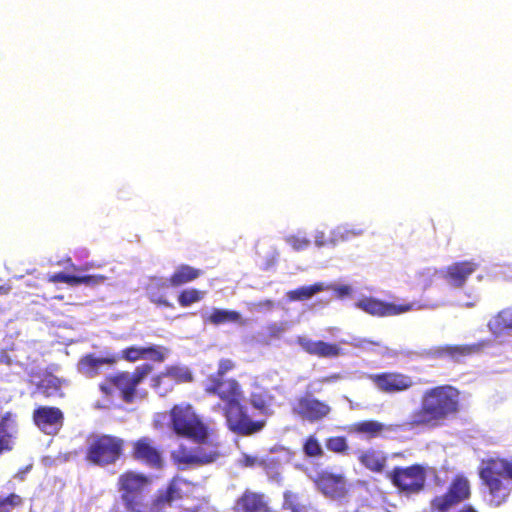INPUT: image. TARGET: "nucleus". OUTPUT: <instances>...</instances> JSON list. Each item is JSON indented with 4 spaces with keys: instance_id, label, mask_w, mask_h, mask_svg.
Instances as JSON below:
<instances>
[{
    "instance_id": "obj_11",
    "label": "nucleus",
    "mask_w": 512,
    "mask_h": 512,
    "mask_svg": "<svg viewBox=\"0 0 512 512\" xmlns=\"http://www.w3.org/2000/svg\"><path fill=\"white\" fill-rule=\"evenodd\" d=\"M469 496V481L463 476H456L445 494L431 500V512H447L452 506L468 499Z\"/></svg>"
},
{
    "instance_id": "obj_29",
    "label": "nucleus",
    "mask_w": 512,
    "mask_h": 512,
    "mask_svg": "<svg viewBox=\"0 0 512 512\" xmlns=\"http://www.w3.org/2000/svg\"><path fill=\"white\" fill-rule=\"evenodd\" d=\"M168 377L172 384L190 383L194 380L192 372L186 367L169 366L162 372V377Z\"/></svg>"
},
{
    "instance_id": "obj_41",
    "label": "nucleus",
    "mask_w": 512,
    "mask_h": 512,
    "mask_svg": "<svg viewBox=\"0 0 512 512\" xmlns=\"http://www.w3.org/2000/svg\"><path fill=\"white\" fill-rule=\"evenodd\" d=\"M146 294L150 302L157 306L173 307V305L167 299V296L164 291H160L157 289L146 290Z\"/></svg>"
},
{
    "instance_id": "obj_36",
    "label": "nucleus",
    "mask_w": 512,
    "mask_h": 512,
    "mask_svg": "<svg viewBox=\"0 0 512 512\" xmlns=\"http://www.w3.org/2000/svg\"><path fill=\"white\" fill-rule=\"evenodd\" d=\"M441 269L435 267L426 268L418 273V281L424 289L429 288L436 277H440Z\"/></svg>"
},
{
    "instance_id": "obj_10",
    "label": "nucleus",
    "mask_w": 512,
    "mask_h": 512,
    "mask_svg": "<svg viewBox=\"0 0 512 512\" xmlns=\"http://www.w3.org/2000/svg\"><path fill=\"white\" fill-rule=\"evenodd\" d=\"M182 480L178 477L170 479L166 485L157 489L153 497L147 500L142 512H165L183 499Z\"/></svg>"
},
{
    "instance_id": "obj_6",
    "label": "nucleus",
    "mask_w": 512,
    "mask_h": 512,
    "mask_svg": "<svg viewBox=\"0 0 512 512\" xmlns=\"http://www.w3.org/2000/svg\"><path fill=\"white\" fill-rule=\"evenodd\" d=\"M125 440L111 434L94 435L85 449V460L98 467L115 465L124 455Z\"/></svg>"
},
{
    "instance_id": "obj_31",
    "label": "nucleus",
    "mask_w": 512,
    "mask_h": 512,
    "mask_svg": "<svg viewBox=\"0 0 512 512\" xmlns=\"http://www.w3.org/2000/svg\"><path fill=\"white\" fill-rule=\"evenodd\" d=\"M205 296V291L189 288L182 290L177 297L178 304L181 307H188L192 304L200 302Z\"/></svg>"
},
{
    "instance_id": "obj_30",
    "label": "nucleus",
    "mask_w": 512,
    "mask_h": 512,
    "mask_svg": "<svg viewBox=\"0 0 512 512\" xmlns=\"http://www.w3.org/2000/svg\"><path fill=\"white\" fill-rule=\"evenodd\" d=\"M240 319L241 315L237 311L223 309H214L208 317L209 322L214 325H220L227 322H239Z\"/></svg>"
},
{
    "instance_id": "obj_47",
    "label": "nucleus",
    "mask_w": 512,
    "mask_h": 512,
    "mask_svg": "<svg viewBox=\"0 0 512 512\" xmlns=\"http://www.w3.org/2000/svg\"><path fill=\"white\" fill-rule=\"evenodd\" d=\"M168 284L163 281L161 278L151 277L149 283L146 286V290H160L164 291L167 288Z\"/></svg>"
},
{
    "instance_id": "obj_34",
    "label": "nucleus",
    "mask_w": 512,
    "mask_h": 512,
    "mask_svg": "<svg viewBox=\"0 0 512 512\" xmlns=\"http://www.w3.org/2000/svg\"><path fill=\"white\" fill-rule=\"evenodd\" d=\"M325 446L327 450L338 454H345L349 450L347 439L344 436H332L327 438Z\"/></svg>"
},
{
    "instance_id": "obj_13",
    "label": "nucleus",
    "mask_w": 512,
    "mask_h": 512,
    "mask_svg": "<svg viewBox=\"0 0 512 512\" xmlns=\"http://www.w3.org/2000/svg\"><path fill=\"white\" fill-rule=\"evenodd\" d=\"M313 482L318 491L330 499H342L349 492L347 479L342 473L322 470L317 473Z\"/></svg>"
},
{
    "instance_id": "obj_33",
    "label": "nucleus",
    "mask_w": 512,
    "mask_h": 512,
    "mask_svg": "<svg viewBox=\"0 0 512 512\" xmlns=\"http://www.w3.org/2000/svg\"><path fill=\"white\" fill-rule=\"evenodd\" d=\"M11 413L7 412L0 421V455L12 449V434L7 429V422Z\"/></svg>"
},
{
    "instance_id": "obj_8",
    "label": "nucleus",
    "mask_w": 512,
    "mask_h": 512,
    "mask_svg": "<svg viewBox=\"0 0 512 512\" xmlns=\"http://www.w3.org/2000/svg\"><path fill=\"white\" fill-rule=\"evenodd\" d=\"M394 487L407 495L419 493L425 486L426 470L421 464L394 467L388 474Z\"/></svg>"
},
{
    "instance_id": "obj_7",
    "label": "nucleus",
    "mask_w": 512,
    "mask_h": 512,
    "mask_svg": "<svg viewBox=\"0 0 512 512\" xmlns=\"http://www.w3.org/2000/svg\"><path fill=\"white\" fill-rule=\"evenodd\" d=\"M129 456L134 462L152 470H162L166 464L165 450L147 435L131 441Z\"/></svg>"
},
{
    "instance_id": "obj_51",
    "label": "nucleus",
    "mask_w": 512,
    "mask_h": 512,
    "mask_svg": "<svg viewBox=\"0 0 512 512\" xmlns=\"http://www.w3.org/2000/svg\"><path fill=\"white\" fill-rule=\"evenodd\" d=\"M10 291V287L8 286H0V295H6Z\"/></svg>"
},
{
    "instance_id": "obj_5",
    "label": "nucleus",
    "mask_w": 512,
    "mask_h": 512,
    "mask_svg": "<svg viewBox=\"0 0 512 512\" xmlns=\"http://www.w3.org/2000/svg\"><path fill=\"white\" fill-rule=\"evenodd\" d=\"M152 478L140 471L125 470L117 478L116 487L127 512H142L148 500Z\"/></svg>"
},
{
    "instance_id": "obj_50",
    "label": "nucleus",
    "mask_w": 512,
    "mask_h": 512,
    "mask_svg": "<svg viewBox=\"0 0 512 512\" xmlns=\"http://www.w3.org/2000/svg\"><path fill=\"white\" fill-rule=\"evenodd\" d=\"M323 236H324L323 233H321L320 235H318L316 237L315 243L319 247H321V246H323L325 244V242L323 241Z\"/></svg>"
},
{
    "instance_id": "obj_39",
    "label": "nucleus",
    "mask_w": 512,
    "mask_h": 512,
    "mask_svg": "<svg viewBox=\"0 0 512 512\" xmlns=\"http://www.w3.org/2000/svg\"><path fill=\"white\" fill-rule=\"evenodd\" d=\"M285 241L295 251H302L306 249L310 244V240L303 234L288 235L285 237Z\"/></svg>"
},
{
    "instance_id": "obj_4",
    "label": "nucleus",
    "mask_w": 512,
    "mask_h": 512,
    "mask_svg": "<svg viewBox=\"0 0 512 512\" xmlns=\"http://www.w3.org/2000/svg\"><path fill=\"white\" fill-rule=\"evenodd\" d=\"M169 423L177 436L199 444L205 443L208 439V426L191 403L181 402L173 405L169 411Z\"/></svg>"
},
{
    "instance_id": "obj_2",
    "label": "nucleus",
    "mask_w": 512,
    "mask_h": 512,
    "mask_svg": "<svg viewBox=\"0 0 512 512\" xmlns=\"http://www.w3.org/2000/svg\"><path fill=\"white\" fill-rule=\"evenodd\" d=\"M204 392L207 395L218 397L223 403V414L229 430L242 435L250 436L260 432L264 420L254 421L250 418L247 407L244 405V391L235 378H206Z\"/></svg>"
},
{
    "instance_id": "obj_24",
    "label": "nucleus",
    "mask_w": 512,
    "mask_h": 512,
    "mask_svg": "<svg viewBox=\"0 0 512 512\" xmlns=\"http://www.w3.org/2000/svg\"><path fill=\"white\" fill-rule=\"evenodd\" d=\"M394 430L393 425H385L376 420L359 421L353 425L354 432L367 435L369 438H376L384 432H392Z\"/></svg>"
},
{
    "instance_id": "obj_32",
    "label": "nucleus",
    "mask_w": 512,
    "mask_h": 512,
    "mask_svg": "<svg viewBox=\"0 0 512 512\" xmlns=\"http://www.w3.org/2000/svg\"><path fill=\"white\" fill-rule=\"evenodd\" d=\"M302 451L308 458H321L324 455V450L315 435H309L305 438Z\"/></svg>"
},
{
    "instance_id": "obj_26",
    "label": "nucleus",
    "mask_w": 512,
    "mask_h": 512,
    "mask_svg": "<svg viewBox=\"0 0 512 512\" xmlns=\"http://www.w3.org/2000/svg\"><path fill=\"white\" fill-rule=\"evenodd\" d=\"M488 327L494 334L512 331V307L499 311L489 321Z\"/></svg>"
},
{
    "instance_id": "obj_28",
    "label": "nucleus",
    "mask_w": 512,
    "mask_h": 512,
    "mask_svg": "<svg viewBox=\"0 0 512 512\" xmlns=\"http://www.w3.org/2000/svg\"><path fill=\"white\" fill-rule=\"evenodd\" d=\"M325 286L321 282L309 286H301L286 293L289 301H305L312 298L315 294L322 292Z\"/></svg>"
},
{
    "instance_id": "obj_17",
    "label": "nucleus",
    "mask_w": 512,
    "mask_h": 512,
    "mask_svg": "<svg viewBox=\"0 0 512 512\" xmlns=\"http://www.w3.org/2000/svg\"><path fill=\"white\" fill-rule=\"evenodd\" d=\"M33 421L45 433H56L63 425L64 414L58 407L40 406L33 411Z\"/></svg>"
},
{
    "instance_id": "obj_9",
    "label": "nucleus",
    "mask_w": 512,
    "mask_h": 512,
    "mask_svg": "<svg viewBox=\"0 0 512 512\" xmlns=\"http://www.w3.org/2000/svg\"><path fill=\"white\" fill-rule=\"evenodd\" d=\"M355 307L374 317H388L425 309L427 306L419 302L394 304L374 297H364L355 303Z\"/></svg>"
},
{
    "instance_id": "obj_52",
    "label": "nucleus",
    "mask_w": 512,
    "mask_h": 512,
    "mask_svg": "<svg viewBox=\"0 0 512 512\" xmlns=\"http://www.w3.org/2000/svg\"><path fill=\"white\" fill-rule=\"evenodd\" d=\"M459 512H477V511L474 508H472L471 506H465Z\"/></svg>"
},
{
    "instance_id": "obj_21",
    "label": "nucleus",
    "mask_w": 512,
    "mask_h": 512,
    "mask_svg": "<svg viewBox=\"0 0 512 512\" xmlns=\"http://www.w3.org/2000/svg\"><path fill=\"white\" fill-rule=\"evenodd\" d=\"M491 341L488 339L480 340L473 344L447 345L443 348V353L454 360L482 353L490 347Z\"/></svg>"
},
{
    "instance_id": "obj_1",
    "label": "nucleus",
    "mask_w": 512,
    "mask_h": 512,
    "mask_svg": "<svg viewBox=\"0 0 512 512\" xmlns=\"http://www.w3.org/2000/svg\"><path fill=\"white\" fill-rule=\"evenodd\" d=\"M461 392L450 384H442L423 391L420 406L414 409L406 421L409 429H435L457 417L461 412Z\"/></svg>"
},
{
    "instance_id": "obj_40",
    "label": "nucleus",
    "mask_w": 512,
    "mask_h": 512,
    "mask_svg": "<svg viewBox=\"0 0 512 512\" xmlns=\"http://www.w3.org/2000/svg\"><path fill=\"white\" fill-rule=\"evenodd\" d=\"M236 364L229 358H222L218 362L217 371L213 374L208 375L207 378H225V375L234 370Z\"/></svg>"
},
{
    "instance_id": "obj_46",
    "label": "nucleus",
    "mask_w": 512,
    "mask_h": 512,
    "mask_svg": "<svg viewBox=\"0 0 512 512\" xmlns=\"http://www.w3.org/2000/svg\"><path fill=\"white\" fill-rule=\"evenodd\" d=\"M243 467L265 466L266 462L263 459H258L255 456L244 454L240 460Z\"/></svg>"
},
{
    "instance_id": "obj_27",
    "label": "nucleus",
    "mask_w": 512,
    "mask_h": 512,
    "mask_svg": "<svg viewBox=\"0 0 512 512\" xmlns=\"http://www.w3.org/2000/svg\"><path fill=\"white\" fill-rule=\"evenodd\" d=\"M275 401L274 395L267 388H259L250 394V404L253 408L266 412Z\"/></svg>"
},
{
    "instance_id": "obj_18",
    "label": "nucleus",
    "mask_w": 512,
    "mask_h": 512,
    "mask_svg": "<svg viewBox=\"0 0 512 512\" xmlns=\"http://www.w3.org/2000/svg\"><path fill=\"white\" fill-rule=\"evenodd\" d=\"M172 460L179 467L191 465H204L215 461L218 457L217 452H205L202 448L197 447L193 450L185 446H180L172 452Z\"/></svg>"
},
{
    "instance_id": "obj_15",
    "label": "nucleus",
    "mask_w": 512,
    "mask_h": 512,
    "mask_svg": "<svg viewBox=\"0 0 512 512\" xmlns=\"http://www.w3.org/2000/svg\"><path fill=\"white\" fill-rule=\"evenodd\" d=\"M478 269L479 264L474 260L456 261L441 269L440 277L451 288L462 289Z\"/></svg>"
},
{
    "instance_id": "obj_23",
    "label": "nucleus",
    "mask_w": 512,
    "mask_h": 512,
    "mask_svg": "<svg viewBox=\"0 0 512 512\" xmlns=\"http://www.w3.org/2000/svg\"><path fill=\"white\" fill-rule=\"evenodd\" d=\"M358 460L362 466L373 473H382L387 465V456L375 449H368L359 454Z\"/></svg>"
},
{
    "instance_id": "obj_44",
    "label": "nucleus",
    "mask_w": 512,
    "mask_h": 512,
    "mask_svg": "<svg viewBox=\"0 0 512 512\" xmlns=\"http://www.w3.org/2000/svg\"><path fill=\"white\" fill-rule=\"evenodd\" d=\"M284 327L277 323H271L266 326V335L269 340L279 339L284 333Z\"/></svg>"
},
{
    "instance_id": "obj_53",
    "label": "nucleus",
    "mask_w": 512,
    "mask_h": 512,
    "mask_svg": "<svg viewBox=\"0 0 512 512\" xmlns=\"http://www.w3.org/2000/svg\"><path fill=\"white\" fill-rule=\"evenodd\" d=\"M29 512H35L33 509H30Z\"/></svg>"
},
{
    "instance_id": "obj_38",
    "label": "nucleus",
    "mask_w": 512,
    "mask_h": 512,
    "mask_svg": "<svg viewBox=\"0 0 512 512\" xmlns=\"http://www.w3.org/2000/svg\"><path fill=\"white\" fill-rule=\"evenodd\" d=\"M106 280L107 277L101 274L84 276L74 275V286H78L81 284H84L86 286H97L99 284L104 283Z\"/></svg>"
},
{
    "instance_id": "obj_37",
    "label": "nucleus",
    "mask_w": 512,
    "mask_h": 512,
    "mask_svg": "<svg viewBox=\"0 0 512 512\" xmlns=\"http://www.w3.org/2000/svg\"><path fill=\"white\" fill-rule=\"evenodd\" d=\"M162 377V372L155 376L152 379V387L157 391V393L161 396H166L169 392L172 391L174 385L168 377Z\"/></svg>"
},
{
    "instance_id": "obj_48",
    "label": "nucleus",
    "mask_w": 512,
    "mask_h": 512,
    "mask_svg": "<svg viewBox=\"0 0 512 512\" xmlns=\"http://www.w3.org/2000/svg\"><path fill=\"white\" fill-rule=\"evenodd\" d=\"M337 298L343 299L347 296H350L352 293V289L349 285H335L332 287Z\"/></svg>"
},
{
    "instance_id": "obj_20",
    "label": "nucleus",
    "mask_w": 512,
    "mask_h": 512,
    "mask_svg": "<svg viewBox=\"0 0 512 512\" xmlns=\"http://www.w3.org/2000/svg\"><path fill=\"white\" fill-rule=\"evenodd\" d=\"M297 343L306 353L319 358H332L341 354V348L336 343L313 341L303 336L297 338Z\"/></svg>"
},
{
    "instance_id": "obj_45",
    "label": "nucleus",
    "mask_w": 512,
    "mask_h": 512,
    "mask_svg": "<svg viewBox=\"0 0 512 512\" xmlns=\"http://www.w3.org/2000/svg\"><path fill=\"white\" fill-rule=\"evenodd\" d=\"M150 357L151 359L162 362L165 359V356L162 351L157 346H149L144 347V358Z\"/></svg>"
},
{
    "instance_id": "obj_14",
    "label": "nucleus",
    "mask_w": 512,
    "mask_h": 512,
    "mask_svg": "<svg viewBox=\"0 0 512 512\" xmlns=\"http://www.w3.org/2000/svg\"><path fill=\"white\" fill-rule=\"evenodd\" d=\"M368 379L380 392L386 394L405 392L414 386V382L409 375L397 371L370 374Z\"/></svg>"
},
{
    "instance_id": "obj_19",
    "label": "nucleus",
    "mask_w": 512,
    "mask_h": 512,
    "mask_svg": "<svg viewBox=\"0 0 512 512\" xmlns=\"http://www.w3.org/2000/svg\"><path fill=\"white\" fill-rule=\"evenodd\" d=\"M117 362V357L113 354H108L104 357H97L93 353H88L80 357L77 362V372L87 378L97 377L103 365L112 366Z\"/></svg>"
},
{
    "instance_id": "obj_43",
    "label": "nucleus",
    "mask_w": 512,
    "mask_h": 512,
    "mask_svg": "<svg viewBox=\"0 0 512 512\" xmlns=\"http://www.w3.org/2000/svg\"><path fill=\"white\" fill-rule=\"evenodd\" d=\"M48 281L52 283H66L70 286H74V275H69L64 272L54 273L48 276Z\"/></svg>"
},
{
    "instance_id": "obj_25",
    "label": "nucleus",
    "mask_w": 512,
    "mask_h": 512,
    "mask_svg": "<svg viewBox=\"0 0 512 512\" xmlns=\"http://www.w3.org/2000/svg\"><path fill=\"white\" fill-rule=\"evenodd\" d=\"M283 508L290 512H318L310 502L305 501L299 494L289 490L283 494Z\"/></svg>"
},
{
    "instance_id": "obj_16",
    "label": "nucleus",
    "mask_w": 512,
    "mask_h": 512,
    "mask_svg": "<svg viewBox=\"0 0 512 512\" xmlns=\"http://www.w3.org/2000/svg\"><path fill=\"white\" fill-rule=\"evenodd\" d=\"M234 512H274L268 497L261 492L245 489L233 504Z\"/></svg>"
},
{
    "instance_id": "obj_12",
    "label": "nucleus",
    "mask_w": 512,
    "mask_h": 512,
    "mask_svg": "<svg viewBox=\"0 0 512 512\" xmlns=\"http://www.w3.org/2000/svg\"><path fill=\"white\" fill-rule=\"evenodd\" d=\"M291 412L302 420L314 423L326 418L331 412V407L312 394H306L296 398L291 405Z\"/></svg>"
},
{
    "instance_id": "obj_49",
    "label": "nucleus",
    "mask_w": 512,
    "mask_h": 512,
    "mask_svg": "<svg viewBox=\"0 0 512 512\" xmlns=\"http://www.w3.org/2000/svg\"><path fill=\"white\" fill-rule=\"evenodd\" d=\"M256 310H272L275 307V302L271 299H264L253 303Z\"/></svg>"
},
{
    "instance_id": "obj_35",
    "label": "nucleus",
    "mask_w": 512,
    "mask_h": 512,
    "mask_svg": "<svg viewBox=\"0 0 512 512\" xmlns=\"http://www.w3.org/2000/svg\"><path fill=\"white\" fill-rule=\"evenodd\" d=\"M23 503L24 499L20 495L10 493L0 498V512H12L13 509L22 506Z\"/></svg>"
},
{
    "instance_id": "obj_42",
    "label": "nucleus",
    "mask_w": 512,
    "mask_h": 512,
    "mask_svg": "<svg viewBox=\"0 0 512 512\" xmlns=\"http://www.w3.org/2000/svg\"><path fill=\"white\" fill-rule=\"evenodd\" d=\"M121 358L128 362L144 359V347H127L121 351Z\"/></svg>"
},
{
    "instance_id": "obj_22",
    "label": "nucleus",
    "mask_w": 512,
    "mask_h": 512,
    "mask_svg": "<svg viewBox=\"0 0 512 512\" xmlns=\"http://www.w3.org/2000/svg\"><path fill=\"white\" fill-rule=\"evenodd\" d=\"M203 274L201 269L188 264H181L176 267L168 279V284L172 287H180L195 281Z\"/></svg>"
},
{
    "instance_id": "obj_3",
    "label": "nucleus",
    "mask_w": 512,
    "mask_h": 512,
    "mask_svg": "<svg viewBox=\"0 0 512 512\" xmlns=\"http://www.w3.org/2000/svg\"><path fill=\"white\" fill-rule=\"evenodd\" d=\"M151 364L144 363L137 366L133 372L119 371L106 375L99 383L98 387L104 398L110 400L118 390L121 399L130 404L136 398L138 385L152 372Z\"/></svg>"
}]
</instances>
